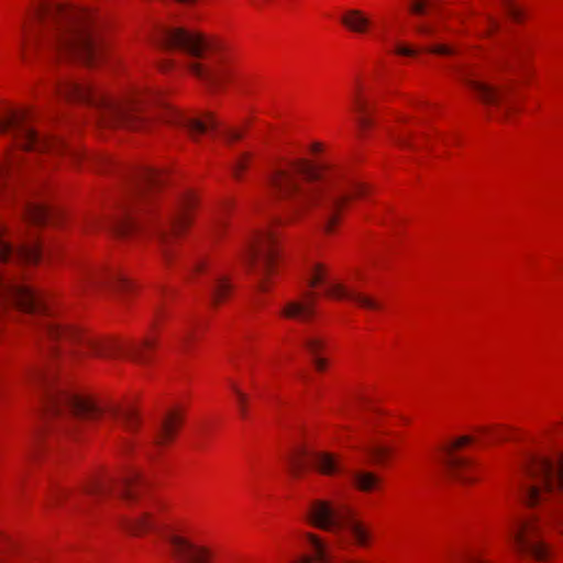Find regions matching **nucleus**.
Returning <instances> with one entry per match:
<instances>
[{
	"mask_svg": "<svg viewBox=\"0 0 563 563\" xmlns=\"http://www.w3.org/2000/svg\"><path fill=\"white\" fill-rule=\"evenodd\" d=\"M44 252L52 254L53 249L41 246L22 229L11 230L0 224V263L5 266L0 269V317L12 318L18 312L31 319L36 324V341L43 352L63 362L87 355L111 357L122 354L135 363L146 364L155 340L147 338L140 343L101 341L54 318L44 296L22 280V268L36 264Z\"/></svg>",
	"mask_w": 563,
	"mask_h": 563,
	"instance_id": "f257e3e1",
	"label": "nucleus"
},
{
	"mask_svg": "<svg viewBox=\"0 0 563 563\" xmlns=\"http://www.w3.org/2000/svg\"><path fill=\"white\" fill-rule=\"evenodd\" d=\"M32 119L26 108L7 107L0 111V134L8 135L14 147L0 162V202L19 205L25 225H43L53 217V211L40 198L44 178L34 176L33 159L64 154L78 162L85 154L59 140L41 135L32 125Z\"/></svg>",
	"mask_w": 563,
	"mask_h": 563,
	"instance_id": "f03ea898",
	"label": "nucleus"
},
{
	"mask_svg": "<svg viewBox=\"0 0 563 563\" xmlns=\"http://www.w3.org/2000/svg\"><path fill=\"white\" fill-rule=\"evenodd\" d=\"M267 183L273 194L285 201L291 217L318 211L324 218L327 232H331L349 199L368 192L365 184L351 180L343 169L307 159L275 169Z\"/></svg>",
	"mask_w": 563,
	"mask_h": 563,
	"instance_id": "7ed1b4c3",
	"label": "nucleus"
},
{
	"mask_svg": "<svg viewBox=\"0 0 563 563\" xmlns=\"http://www.w3.org/2000/svg\"><path fill=\"white\" fill-rule=\"evenodd\" d=\"M521 484L525 503L537 508L526 518L517 519L508 536L520 558L548 562L551 556L547 529L563 536V454L555 459L531 456Z\"/></svg>",
	"mask_w": 563,
	"mask_h": 563,
	"instance_id": "20e7f679",
	"label": "nucleus"
},
{
	"mask_svg": "<svg viewBox=\"0 0 563 563\" xmlns=\"http://www.w3.org/2000/svg\"><path fill=\"white\" fill-rule=\"evenodd\" d=\"M96 18L86 9L43 1L23 26L22 55L48 54L66 60L96 66L103 60L106 47L96 33Z\"/></svg>",
	"mask_w": 563,
	"mask_h": 563,
	"instance_id": "39448f33",
	"label": "nucleus"
},
{
	"mask_svg": "<svg viewBox=\"0 0 563 563\" xmlns=\"http://www.w3.org/2000/svg\"><path fill=\"white\" fill-rule=\"evenodd\" d=\"M54 91L66 100L93 106L98 110L99 123L109 128L143 130L150 126L152 119H155L170 125L185 128L190 137L196 140L199 135L218 126L217 120L210 112L202 118H192L168 106H164L157 114L150 117L144 112L150 104V97L142 92H133L123 98H112L95 90L89 84L75 79L59 80L55 85Z\"/></svg>",
	"mask_w": 563,
	"mask_h": 563,
	"instance_id": "423d86ee",
	"label": "nucleus"
},
{
	"mask_svg": "<svg viewBox=\"0 0 563 563\" xmlns=\"http://www.w3.org/2000/svg\"><path fill=\"white\" fill-rule=\"evenodd\" d=\"M163 181V176L155 169L142 168L135 172L118 214L110 220L101 221L100 225L121 238L151 232L161 243L164 257L168 260L170 256L169 244L190 223L191 212L197 206V200L192 192L186 191L180 196L175 212L166 223L145 219L143 216L145 202L150 194Z\"/></svg>",
	"mask_w": 563,
	"mask_h": 563,
	"instance_id": "0eeeda50",
	"label": "nucleus"
},
{
	"mask_svg": "<svg viewBox=\"0 0 563 563\" xmlns=\"http://www.w3.org/2000/svg\"><path fill=\"white\" fill-rule=\"evenodd\" d=\"M26 384L42 390L48 413L58 420V426L67 432L71 430L70 421H107L113 420L128 432L137 429L139 417L132 408L97 401L89 396L69 391L57 382L55 368L48 365L35 366L26 375Z\"/></svg>",
	"mask_w": 563,
	"mask_h": 563,
	"instance_id": "6e6552de",
	"label": "nucleus"
},
{
	"mask_svg": "<svg viewBox=\"0 0 563 563\" xmlns=\"http://www.w3.org/2000/svg\"><path fill=\"white\" fill-rule=\"evenodd\" d=\"M161 45L203 59V63L192 62L188 67L212 89L220 88L231 76V69L210 54V44L200 33L183 27L165 29L161 34Z\"/></svg>",
	"mask_w": 563,
	"mask_h": 563,
	"instance_id": "1a4fd4ad",
	"label": "nucleus"
},
{
	"mask_svg": "<svg viewBox=\"0 0 563 563\" xmlns=\"http://www.w3.org/2000/svg\"><path fill=\"white\" fill-rule=\"evenodd\" d=\"M144 479L135 470H129L120 477H91L74 493L62 490L55 496L56 501L65 499L73 509L86 510L88 505L108 495L132 501L136 499Z\"/></svg>",
	"mask_w": 563,
	"mask_h": 563,
	"instance_id": "9d476101",
	"label": "nucleus"
},
{
	"mask_svg": "<svg viewBox=\"0 0 563 563\" xmlns=\"http://www.w3.org/2000/svg\"><path fill=\"white\" fill-rule=\"evenodd\" d=\"M310 522L325 531L335 534L347 531L360 547H367L372 534L361 521L356 520L350 510L343 507H336L333 504L316 499L310 504L307 514Z\"/></svg>",
	"mask_w": 563,
	"mask_h": 563,
	"instance_id": "9b49d317",
	"label": "nucleus"
},
{
	"mask_svg": "<svg viewBox=\"0 0 563 563\" xmlns=\"http://www.w3.org/2000/svg\"><path fill=\"white\" fill-rule=\"evenodd\" d=\"M243 257L251 272L260 277V288L265 290L264 276L273 272L278 257L275 233L271 230L254 233L245 246Z\"/></svg>",
	"mask_w": 563,
	"mask_h": 563,
	"instance_id": "f8f14e48",
	"label": "nucleus"
},
{
	"mask_svg": "<svg viewBox=\"0 0 563 563\" xmlns=\"http://www.w3.org/2000/svg\"><path fill=\"white\" fill-rule=\"evenodd\" d=\"M76 287L82 292H97L103 289L125 291L132 288V284L121 272L114 268L92 265L78 269Z\"/></svg>",
	"mask_w": 563,
	"mask_h": 563,
	"instance_id": "ddd939ff",
	"label": "nucleus"
},
{
	"mask_svg": "<svg viewBox=\"0 0 563 563\" xmlns=\"http://www.w3.org/2000/svg\"><path fill=\"white\" fill-rule=\"evenodd\" d=\"M309 460L314 468L324 475L332 476L339 473H346L360 490L371 492L379 486L380 478L377 475L363 470L349 471L331 453L314 452L309 456Z\"/></svg>",
	"mask_w": 563,
	"mask_h": 563,
	"instance_id": "4468645a",
	"label": "nucleus"
},
{
	"mask_svg": "<svg viewBox=\"0 0 563 563\" xmlns=\"http://www.w3.org/2000/svg\"><path fill=\"white\" fill-rule=\"evenodd\" d=\"M165 541L177 563H212V553L205 547L197 545L173 532L166 533Z\"/></svg>",
	"mask_w": 563,
	"mask_h": 563,
	"instance_id": "2eb2a0df",
	"label": "nucleus"
},
{
	"mask_svg": "<svg viewBox=\"0 0 563 563\" xmlns=\"http://www.w3.org/2000/svg\"><path fill=\"white\" fill-rule=\"evenodd\" d=\"M454 71L476 93L481 101L486 104H499L506 92V87H497L478 79L477 74L466 66H456Z\"/></svg>",
	"mask_w": 563,
	"mask_h": 563,
	"instance_id": "dca6fc26",
	"label": "nucleus"
},
{
	"mask_svg": "<svg viewBox=\"0 0 563 563\" xmlns=\"http://www.w3.org/2000/svg\"><path fill=\"white\" fill-rule=\"evenodd\" d=\"M473 442V438L463 435L456 439L451 445L445 446L446 453L445 464L449 468L451 476L463 485L471 484L475 481V477L471 474L472 466L471 462L464 457L454 454V450Z\"/></svg>",
	"mask_w": 563,
	"mask_h": 563,
	"instance_id": "f3484780",
	"label": "nucleus"
},
{
	"mask_svg": "<svg viewBox=\"0 0 563 563\" xmlns=\"http://www.w3.org/2000/svg\"><path fill=\"white\" fill-rule=\"evenodd\" d=\"M316 313L314 294L308 292L305 298L288 301L282 310V316L288 319L308 321Z\"/></svg>",
	"mask_w": 563,
	"mask_h": 563,
	"instance_id": "a211bd4d",
	"label": "nucleus"
},
{
	"mask_svg": "<svg viewBox=\"0 0 563 563\" xmlns=\"http://www.w3.org/2000/svg\"><path fill=\"white\" fill-rule=\"evenodd\" d=\"M121 525L126 531L135 536L157 529L159 526L154 514L148 510H142L134 514L131 518L122 519Z\"/></svg>",
	"mask_w": 563,
	"mask_h": 563,
	"instance_id": "6ab92c4d",
	"label": "nucleus"
},
{
	"mask_svg": "<svg viewBox=\"0 0 563 563\" xmlns=\"http://www.w3.org/2000/svg\"><path fill=\"white\" fill-rule=\"evenodd\" d=\"M325 295L334 298H349L356 302L362 308L377 310L380 309V303L375 299L367 297L365 295L358 292H351L345 289V287L339 283H330L327 286Z\"/></svg>",
	"mask_w": 563,
	"mask_h": 563,
	"instance_id": "aec40b11",
	"label": "nucleus"
},
{
	"mask_svg": "<svg viewBox=\"0 0 563 563\" xmlns=\"http://www.w3.org/2000/svg\"><path fill=\"white\" fill-rule=\"evenodd\" d=\"M341 22L352 32L365 34L369 32L373 22L371 18L358 9L347 10L341 18Z\"/></svg>",
	"mask_w": 563,
	"mask_h": 563,
	"instance_id": "412c9836",
	"label": "nucleus"
},
{
	"mask_svg": "<svg viewBox=\"0 0 563 563\" xmlns=\"http://www.w3.org/2000/svg\"><path fill=\"white\" fill-rule=\"evenodd\" d=\"M180 421V417L174 411L166 415V417L162 420L155 433L153 444L156 446H161L170 441L175 437L176 430L179 427Z\"/></svg>",
	"mask_w": 563,
	"mask_h": 563,
	"instance_id": "4be33fe9",
	"label": "nucleus"
},
{
	"mask_svg": "<svg viewBox=\"0 0 563 563\" xmlns=\"http://www.w3.org/2000/svg\"><path fill=\"white\" fill-rule=\"evenodd\" d=\"M233 285L230 279L222 274H216L209 287L210 302L213 306L225 300L231 294Z\"/></svg>",
	"mask_w": 563,
	"mask_h": 563,
	"instance_id": "5701e85b",
	"label": "nucleus"
},
{
	"mask_svg": "<svg viewBox=\"0 0 563 563\" xmlns=\"http://www.w3.org/2000/svg\"><path fill=\"white\" fill-rule=\"evenodd\" d=\"M353 108L357 113L356 123L362 131H365L372 125L369 115V103L365 97L362 96L361 89L357 88L353 97Z\"/></svg>",
	"mask_w": 563,
	"mask_h": 563,
	"instance_id": "b1692460",
	"label": "nucleus"
},
{
	"mask_svg": "<svg viewBox=\"0 0 563 563\" xmlns=\"http://www.w3.org/2000/svg\"><path fill=\"white\" fill-rule=\"evenodd\" d=\"M305 345L312 355L317 356L323 346V341L319 338L309 336L305 340ZM314 364L319 371H323L325 368V361L323 358L316 357Z\"/></svg>",
	"mask_w": 563,
	"mask_h": 563,
	"instance_id": "393cba45",
	"label": "nucleus"
},
{
	"mask_svg": "<svg viewBox=\"0 0 563 563\" xmlns=\"http://www.w3.org/2000/svg\"><path fill=\"white\" fill-rule=\"evenodd\" d=\"M327 280V268L322 264H314L309 274V285L317 287Z\"/></svg>",
	"mask_w": 563,
	"mask_h": 563,
	"instance_id": "a878e982",
	"label": "nucleus"
},
{
	"mask_svg": "<svg viewBox=\"0 0 563 563\" xmlns=\"http://www.w3.org/2000/svg\"><path fill=\"white\" fill-rule=\"evenodd\" d=\"M505 13L516 22L522 19L521 8L514 2V0H500Z\"/></svg>",
	"mask_w": 563,
	"mask_h": 563,
	"instance_id": "bb28decb",
	"label": "nucleus"
},
{
	"mask_svg": "<svg viewBox=\"0 0 563 563\" xmlns=\"http://www.w3.org/2000/svg\"><path fill=\"white\" fill-rule=\"evenodd\" d=\"M410 11L418 16H427L430 14L429 3L424 0H411Z\"/></svg>",
	"mask_w": 563,
	"mask_h": 563,
	"instance_id": "cd10ccee",
	"label": "nucleus"
},
{
	"mask_svg": "<svg viewBox=\"0 0 563 563\" xmlns=\"http://www.w3.org/2000/svg\"><path fill=\"white\" fill-rule=\"evenodd\" d=\"M418 34L424 37H432L435 34V26L431 22L421 21L415 25Z\"/></svg>",
	"mask_w": 563,
	"mask_h": 563,
	"instance_id": "c85d7f7f",
	"label": "nucleus"
},
{
	"mask_svg": "<svg viewBox=\"0 0 563 563\" xmlns=\"http://www.w3.org/2000/svg\"><path fill=\"white\" fill-rule=\"evenodd\" d=\"M423 51L437 54V55H451L454 53L453 47L445 44H430L427 45Z\"/></svg>",
	"mask_w": 563,
	"mask_h": 563,
	"instance_id": "c756f323",
	"label": "nucleus"
},
{
	"mask_svg": "<svg viewBox=\"0 0 563 563\" xmlns=\"http://www.w3.org/2000/svg\"><path fill=\"white\" fill-rule=\"evenodd\" d=\"M368 453L377 461L383 462L388 454V449L383 445H374L369 448Z\"/></svg>",
	"mask_w": 563,
	"mask_h": 563,
	"instance_id": "7c9ffc66",
	"label": "nucleus"
},
{
	"mask_svg": "<svg viewBox=\"0 0 563 563\" xmlns=\"http://www.w3.org/2000/svg\"><path fill=\"white\" fill-rule=\"evenodd\" d=\"M232 389L236 395L238 405L240 408L241 416L243 418H245L246 417V396L235 385H232Z\"/></svg>",
	"mask_w": 563,
	"mask_h": 563,
	"instance_id": "2f4dec72",
	"label": "nucleus"
},
{
	"mask_svg": "<svg viewBox=\"0 0 563 563\" xmlns=\"http://www.w3.org/2000/svg\"><path fill=\"white\" fill-rule=\"evenodd\" d=\"M484 23L486 26V33H493L499 29V21L492 14H485Z\"/></svg>",
	"mask_w": 563,
	"mask_h": 563,
	"instance_id": "473e14b6",
	"label": "nucleus"
},
{
	"mask_svg": "<svg viewBox=\"0 0 563 563\" xmlns=\"http://www.w3.org/2000/svg\"><path fill=\"white\" fill-rule=\"evenodd\" d=\"M247 162H249V155L247 154H244L242 155L234 164L233 166V173H234V176L236 178L240 177V173L242 170H244L247 166Z\"/></svg>",
	"mask_w": 563,
	"mask_h": 563,
	"instance_id": "72a5a7b5",
	"label": "nucleus"
},
{
	"mask_svg": "<svg viewBox=\"0 0 563 563\" xmlns=\"http://www.w3.org/2000/svg\"><path fill=\"white\" fill-rule=\"evenodd\" d=\"M305 456H295L290 461V468L294 475H298L299 472L305 467Z\"/></svg>",
	"mask_w": 563,
	"mask_h": 563,
	"instance_id": "f704fd0d",
	"label": "nucleus"
},
{
	"mask_svg": "<svg viewBox=\"0 0 563 563\" xmlns=\"http://www.w3.org/2000/svg\"><path fill=\"white\" fill-rule=\"evenodd\" d=\"M418 52V49L408 46L398 45L396 47V53L404 56H416Z\"/></svg>",
	"mask_w": 563,
	"mask_h": 563,
	"instance_id": "c9c22d12",
	"label": "nucleus"
},
{
	"mask_svg": "<svg viewBox=\"0 0 563 563\" xmlns=\"http://www.w3.org/2000/svg\"><path fill=\"white\" fill-rule=\"evenodd\" d=\"M395 143L399 145L400 147H411V144L409 142V139L405 134H396L394 136Z\"/></svg>",
	"mask_w": 563,
	"mask_h": 563,
	"instance_id": "e433bc0d",
	"label": "nucleus"
},
{
	"mask_svg": "<svg viewBox=\"0 0 563 563\" xmlns=\"http://www.w3.org/2000/svg\"><path fill=\"white\" fill-rule=\"evenodd\" d=\"M224 136L228 141L233 142L240 140L242 137V133L238 130L230 129L225 131Z\"/></svg>",
	"mask_w": 563,
	"mask_h": 563,
	"instance_id": "4c0bfd02",
	"label": "nucleus"
},
{
	"mask_svg": "<svg viewBox=\"0 0 563 563\" xmlns=\"http://www.w3.org/2000/svg\"><path fill=\"white\" fill-rule=\"evenodd\" d=\"M482 559L475 553H468L463 563H481Z\"/></svg>",
	"mask_w": 563,
	"mask_h": 563,
	"instance_id": "58836bf2",
	"label": "nucleus"
},
{
	"mask_svg": "<svg viewBox=\"0 0 563 563\" xmlns=\"http://www.w3.org/2000/svg\"><path fill=\"white\" fill-rule=\"evenodd\" d=\"M481 432L483 434L492 435L495 440H504L505 439L504 434L500 432H492L490 433V431L488 429H482Z\"/></svg>",
	"mask_w": 563,
	"mask_h": 563,
	"instance_id": "ea45409f",
	"label": "nucleus"
},
{
	"mask_svg": "<svg viewBox=\"0 0 563 563\" xmlns=\"http://www.w3.org/2000/svg\"><path fill=\"white\" fill-rule=\"evenodd\" d=\"M205 266H206V264H205V262H203V261H198V262H196V263L194 264L192 269H194L195 272H202V271L205 269Z\"/></svg>",
	"mask_w": 563,
	"mask_h": 563,
	"instance_id": "a19ab883",
	"label": "nucleus"
},
{
	"mask_svg": "<svg viewBox=\"0 0 563 563\" xmlns=\"http://www.w3.org/2000/svg\"><path fill=\"white\" fill-rule=\"evenodd\" d=\"M311 150H312V152H314V153L320 152V151H321V144H320V143H314V144H312Z\"/></svg>",
	"mask_w": 563,
	"mask_h": 563,
	"instance_id": "79ce46f5",
	"label": "nucleus"
},
{
	"mask_svg": "<svg viewBox=\"0 0 563 563\" xmlns=\"http://www.w3.org/2000/svg\"><path fill=\"white\" fill-rule=\"evenodd\" d=\"M512 111V108L511 107H507L505 110H504V115H508V113H510Z\"/></svg>",
	"mask_w": 563,
	"mask_h": 563,
	"instance_id": "37998d69",
	"label": "nucleus"
},
{
	"mask_svg": "<svg viewBox=\"0 0 563 563\" xmlns=\"http://www.w3.org/2000/svg\"><path fill=\"white\" fill-rule=\"evenodd\" d=\"M189 335H190L189 333H185L184 336L181 338V341L185 342L189 338Z\"/></svg>",
	"mask_w": 563,
	"mask_h": 563,
	"instance_id": "c03bdc74",
	"label": "nucleus"
},
{
	"mask_svg": "<svg viewBox=\"0 0 563 563\" xmlns=\"http://www.w3.org/2000/svg\"><path fill=\"white\" fill-rule=\"evenodd\" d=\"M98 161L100 162H106L107 159L106 158H102V157H99Z\"/></svg>",
	"mask_w": 563,
	"mask_h": 563,
	"instance_id": "a18cd8bd",
	"label": "nucleus"
}]
</instances>
